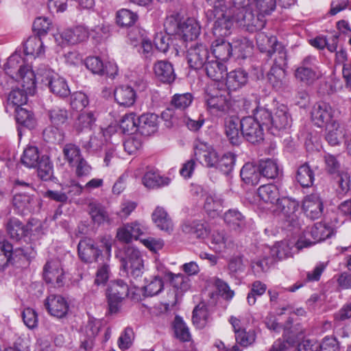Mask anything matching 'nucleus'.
I'll return each instance as SVG.
<instances>
[{
	"label": "nucleus",
	"instance_id": "nucleus-1",
	"mask_svg": "<svg viewBox=\"0 0 351 351\" xmlns=\"http://www.w3.org/2000/svg\"><path fill=\"white\" fill-rule=\"evenodd\" d=\"M220 84L213 83L206 90L205 104L210 114L223 117L228 113L231 106V96L228 91L219 87Z\"/></svg>",
	"mask_w": 351,
	"mask_h": 351
},
{
	"label": "nucleus",
	"instance_id": "nucleus-2",
	"mask_svg": "<svg viewBox=\"0 0 351 351\" xmlns=\"http://www.w3.org/2000/svg\"><path fill=\"white\" fill-rule=\"evenodd\" d=\"M164 25L169 34L174 35L184 42L195 39L200 34V25L193 18L180 21L176 16L171 15L166 19Z\"/></svg>",
	"mask_w": 351,
	"mask_h": 351
},
{
	"label": "nucleus",
	"instance_id": "nucleus-3",
	"mask_svg": "<svg viewBox=\"0 0 351 351\" xmlns=\"http://www.w3.org/2000/svg\"><path fill=\"white\" fill-rule=\"evenodd\" d=\"M215 19L213 28V34L217 37L229 36L234 22H239L236 19L237 13L234 8H228L225 5H216L210 10Z\"/></svg>",
	"mask_w": 351,
	"mask_h": 351
},
{
	"label": "nucleus",
	"instance_id": "nucleus-4",
	"mask_svg": "<svg viewBox=\"0 0 351 351\" xmlns=\"http://www.w3.org/2000/svg\"><path fill=\"white\" fill-rule=\"evenodd\" d=\"M332 234V228L326 223H317L308 228L299 237L295 243V248L299 252L304 248L309 247L315 243L330 237Z\"/></svg>",
	"mask_w": 351,
	"mask_h": 351
},
{
	"label": "nucleus",
	"instance_id": "nucleus-5",
	"mask_svg": "<svg viewBox=\"0 0 351 351\" xmlns=\"http://www.w3.org/2000/svg\"><path fill=\"white\" fill-rule=\"evenodd\" d=\"M237 13L236 19L242 26L254 27L259 29L264 26V23L259 19V16H255L253 13V4L255 0H232Z\"/></svg>",
	"mask_w": 351,
	"mask_h": 351
},
{
	"label": "nucleus",
	"instance_id": "nucleus-6",
	"mask_svg": "<svg viewBox=\"0 0 351 351\" xmlns=\"http://www.w3.org/2000/svg\"><path fill=\"white\" fill-rule=\"evenodd\" d=\"M299 206V202L295 199L284 197L276 205L274 212L287 223V227L300 228V223L296 215Z\"/></svg>",
	"mask_w": 351,
	"mask_h": 351
},
{
	"label": "nucleus",
	"instance_id": "nucleus-7",
	"mask_svg": "<svg viewBox=\"0 0 351 351\" xmlns=\"http://www.w3.org/2000/svg\"><path fill=\"white\" fill-rule=\"evenodd\" d=\"M315 56H307L295 71V78L306 84H312L322 77V73L317 66Z\"/></svg>",
	"mask_w": 351,
	"mask_h": 351
},
{
	"label": "nucleus",
	"instance_id": "nucleus-8",
	"mask_svg": "<svg viewBox=\"0 0 351 351\" xmlns=\"http://www.w3.org/2000/svg\"><path fill=\"white\" fill-rule=\"evenodd\" d=\"M38 75L41 82L48 86L50 91L60 97H65L70 94V90L66 80L56 73L49 69H40Z\"/></svg>",
	"mask_w": 351,
	"mask_h": 351
},
{
	"label": "nucleus",
	"instance_id": "nucleus-9",
	"mask_svg": "<svg viewBox=\"0 0 351 351\" xmlns=\"http://www.w3.org/2000/svg\"><path fill=\"white\" fill-rule=\"evenodd\" d=\"M129 294L128 285L122 280L111 282L106 292L109 313L119 311L122 300Z\"/></svg>",
	"mask_w": 351,
	"mask_h": 351
},
{
	"label": "nucleus",
	"instance_id": "nucleus-10",
	"mask_svg": "<svg viewBox=\"0 0 351 351\" xmlns=\"http://www.w3.org/2000/svg\"><path fill=\"white\" fill-rule=\"evenodd\" d=\"M256 40L257 47L261 52L267 53L269 56L277 52L279 58L282 60L285 59L286 51L285 48L281 43H278L276 37L260 32L256 35Z\"/></svg>",
	"mask_w": 351,
	"mask_h": 351
},
{
	"label": "nucleus",
	"instance_id": "nucleus-11",
	"mask_svg": "<svg viewBox=\"0 0 351 351\" xmlns=\"http://www.w3.org/2000/svg\"><path fill=\"white\" fill-rule=\"evenodd\" d=\"M89 36L88 30L84 26H76L73 29H67L62 32L54 35L58 45L64 47L68 45H75L85 41Z\"/></svg>",
	"mask_w": 351,
	"mask_h": 351
},
{
	"label": "nucleus",
	"instance_id": "nucleus-12",
	"mask_svg": "<svg viewBox=\"0 0 351 351\" xmlns=\"http://www.w3.org/2000/svg\"><path fill=\"white\" fill-rule=\"evenodd\" d=\"M241 131L243 136L251 143H258L263 140V128L252 117L241 119Z\"/></svg>",
	"mask_w": 351,
	"mask_h": 351
},
{
	"label": "nucleus",
	"instance_id": "nucleus-13",
	"mask_svg": "<svg viewBox=\"0 0 351 351\" xmlns=\"http://www.w3.org/2000/svg\"><path fill=\"white\" fill-rule=\"evenodd\" d=\"M125 267L128 274L134 278L141 277L143 273L144 265L140 251L133 247L126 250Z\"/></svg>",
	"mask_w": 351,
	"mask_h": 351
},
{
	"label": "nucleus",
	"instance_id": "nucleus-14",
	"mask_svg": "<svg viewBox=\"0 0 351 351\" xmlns=\"http://www.w3.org/2000/svg\"><path fill=\"white\" fill-rule=\"evenodd\" d=\"M43 276L47 283L53 284L56 287L63 286L65 277L60 261L58 260L48 261L43 269Z\"/></svg>",
	"mask_w": 351,
	"mask_h": 351
},
{
	"label": "nucleus",
	"instance_id": "nucleus-15",
	"mask_svg": "<svg viewBox=\"0 0 351 351\" xmlns=\"http://www.w3.org/2000/svg\"><path fill=\"white\" fill-rule=\"evenodd\" d=\"M188 63L191 68L199 69L209 60V51L207 47L203 44H196L191 46L187 52Z\"/></svg>",
	"mask_w": 351,
	"mask_h": 351
},
{
	"label": "nucleus",
	"instance_id": "nucleus-16",
	"mask_svg": "<svg viewBox=\"0 0 351 351\" xmlns=\"http://www.w3.org/2000/svg\"><path fill=\"white\" fill-rule=\"evenodd\" d=\"M147 230V227L143 223L135 221L128 223L119 228L117 231V237L121 242L129 243L133 239H138Z\"/></svg>",
	"mask_w": 351,
	"mask_h": 351
},
{
	"label": "nucleus",
	"instance_id": "nucleus-17",
	"mask_svg": "<svg viewBox=\"0 0 351 351\" xmlns=\"http://www.w3.org/2000/svg\"><path fill=\"white\" fill-rule=\"evenodd\" d=\"M86 68L93 73L99 75H107L114 78L117 75V66L110 62L104 64L102 60L96 56L88 57L85 60Z\"/></svg>",
	"mask_w": 351,
	"mask_h": 351
},
{
	"label": "nucleus",
	"instance_id": "nucleus-18",
	"mask_svg": "<svg viewBox=\"0 0 351 351\" xmlns=\"http://www.w3.org/2000/svg\"><path fill=\"white\" fill-rule=\"evenodd\" d=\"M44 305L51 315L58 318L64 317L67 314L69 308L64 298L55 294L49 295L45 300Z\"/></svg>",
	"mask_w": 351,
	"mask_h": 351
},
{
	"label": "nucleus",
	"instance_id": "nucleus-19",
	"mask_svg": "<svg viewBox=\"0 0 351 351\" xmlns=\"http://www.w3.org/2000/svg\"><path fill=\"white\" fill-rule=\"evenodd\" d=\"M291 123V119L288 112L287 108L285 106H280L276 109L272 115L271 125L269 128V132L278 135L281 130L289 128Z\"/></svg>",
	"mask_w": 351,
	"mask_h": 351
},
{
	"label": "nucleus",
	"instance_id": "nucleus-20",
	"mask_svg": "<svg viewBox=\"0 0 351 351\" xmlns=\"http://www.w3.org/2000/svg\"><path fill=\"white\" fill-rule=\"evenodd\" d=\"M196 158L208 167H213L218 162V155L211 145L206 143L199 142L195 146Z\"/></svg>",
	"mask_w": 351,
	"mask_h": 351
},
{
	"label": "nucleus",
	"instance_id": "nucleus-21",
	"mask_svg": "<svg viewBox=\"0 0 351 351\" xmlns=\"http://www.w3.org/2000/svg\"><path fill=\"white\" fill-rule=\"evenodd\" d=\"M302 208L306 216L314 220L319 219L322 215L324 205L319 195L311 194L304 197Z\"/></svg>",
	"mask_w": 351,
	"mask_h": 351
},
{
	"label": "nucleus",
	"instance_id": "nucleus-22",
	"mask_svg": "<svg viewBox=\"0 0 351 351\" xmlns=\"http://www.w3.org/2000/svg\"><path fill=\"white\" fill-rule=\"evenodd\" d=\"M153 71L156 78L165 84L173 83L176 78L173 64L167 60H158L153 65Z\"/></svg>",
	"mask_w": 351,
	"mask_h": 351
},
{
	"label": "nucleus",
	"instance_id": "nucleus-23",
	"mask_svg": "<svg viewBox=\"0 0 351 351\" xmlns=\"http://www.w3.org/2000/svg\"><path fill=\"white\" fill-rule=\"evenodd\" d=\"M78 254L80 259L85 263L96 261L101 254V250L89 238L81 240L77 245Z\"/></svg>",
	"mask_w": 351,
	"mask_h": 351
},
{
	"label": "nucleus",
	"instance_id": "nucleus-24",
	"mask_svg": "<svg viewBox=\"0 0 351 351\" xmlns=\"http://www.w3.org/2000/svg\"><path fill=\"white\" fill-rule=\"evenodd\" d=\"M332 110L331 106L324 101L316 103L311 111V119L315 125L322 127L329 123L332 119Z\"/></svg>",
	"mask_w": 351,
	"mask_h": 351
},
{
	"label": "nucleus",
	"instance_id": "nucleus-25",
	"mask_svg": "<svg viewBox=\"0 0 351 351\" xmlns=\"http://www.w3.org/2000/svg\"><path fill=\"white\" fill-rule=\"evenodd\" d=\"M225 132L226 136L232 145H239L243 138L241 131V120L234 116L227 118L225 122Z\"/></svg>",
	"mask_w": 351,
	"mask_h": 351
},
{
	"label": "nucleus",
	"instance_id": "nucleus-26",
	"mask_svg": "<svg viewBox=\"0 0 351 351\" xmlns=\"http://www.w3.org/2000/svg\"><path fill=\"white\" fill-rule=\"evenodd\" d=\"M286 59L282 60V59H275V62L271 66L269 72L267 74V78L269 83L276 90H279L282 88L283 81L285 77V71L283 66L286 64Z\"/></svg>",
	"mask_w": 351,
	"mask_h": 351
},
{
	"label": "nucleus",
	"instance_id": "nucleus-27",
	"mask_svg": "<svg viewBox=\"0 0 351 351\" xmlns=\"http://www.w3.org/2000/svg\"><path fill=\"white\" fill-rule=\"evenodd\" d=\"M159 118L154 113L143 114L138 117V132L144 136H149L158 130Z\"/></svg>",
	"mask_w": 351,
	"mask_h": 351
},
{
	"label": "nucleus",
	"instance_id": "nucleus-28",
	"mask_svg": "<svg viewBox=\"0 0 351 351\" xmlns=\"http://www.w3.org/2000/svg\"><path fill=\"white\" fill-rule=\"evenodd\" d=\"M293 246L288 241L278 242L272 247H267L265 253L269 255L273 263L291 256Z\"/></svg>",
	"mask_w": 351,
	"mask_h": 351
},
{
	"label": "nucleus",
	"instance_id": "nucleus-29",
	"mask_svg": "<svg viewBox=\"0 0 351 351\" xmlns=\"http://www.w3.org/2000/svg\"><path fill=\"white\" fill-rule=\"evenodd\" d=\"M114 99L120 106L130 107L136 100L134 90L128 86H120L114 92Z\"/></svg>",
	"mask_w": 351,
	"mask_h": 351
},
{
	"label": "nucleus",
	"instance_id": "nucleus-30",
	"mask_svg": "<svg viewBox=\"0 0 351 351\" xmlns=\"http://www.w3.org/2000/svg\"><path fill=\"white\" fill-rule=\"evenodd\" d=\"M152 219L156 226L161 230L167 232L173 231L172 221L163 207L157 206L152 213Z\"/></svg>",
	"mask_w": 351,
	"mask_h": 351
},
{
	"label": "nucleus",
	"instance_id": "nucleus-31",
	"mask_svg": "<svg viewBox=\"0 0 351 351\" xmlns=\"http://www.w3.org/2000/svg\"><path fill=\"white\" fill-rule=\"evenodd\" d=\"M210 247L217 253H223L232 248L233 243L223 231H216L211 236Z\"/></svg>",
	"mask_w": 351,
	"mask_h": 351
},
{
	"label": "nucleus",
	"instance_id": "nucleus-32",
	"mask_svg": "<svg viewBox=\"0 0 351 351\" xmlns=\"http://www.w3.org/2000/svg\"><path fill=\"white\" fill-rule=\"evenodd\" d=\"M204 67L208 77L215 82H220L227 73L225 64L215 59L208 60Z\"/></svg>",
	"mask_w": 351,
	"mask_h": 351
},
{
	"label": "nucleus",
	"instance_id": "nucleus-33",
	"mask_svg": "<svg viewBox=\"0 0 351 351\" xmlns=\"http://www.w3.org/2000/svg\"><path fill=\"white\" fill-rule=\"evenodd\" d=\"M223 219L227 226L234 230L241 232L245 228V217L237 209L228 210L225 213Z\"/></svg>",
	"mask_w": 351,
	"mask_h": 351
},
{
	"label": "nucleus",
	"instance_id": "nucleus-34",
	"mask_svg": "<svg viewBox=\"0 0 351 351\" xmlns=\"http://www.w3.org/2000/svg\"><path fill=\"white\" fill-rule=\"evenodd\" d=\"M97 120V115L93 111H84L79 114L74 122V128L77 132L90 130Z\"/></svg>",
	"mask_w": 351,
	"mask_h": 351
},
{
	"label": "nucleus",
	"instance_id": "nucleus-35",
	"mask_svg": "<svg viewBox=\"0 0 351 351\" xmlns=\"http://www.w3.org/2000/svg\"><path fill=\"white\" fill-rule=\"evenodd\" d=\"M344 137V130L336 121H331L326 125V140L332 146L341 143Z\"/></svg>",
	"mask_w": 351,
	"mask_h": 351
},
{
	"label": "nucleus",
	"instance_id": "nucleus-36",
	"mask_svg": "<svg viewBox=\"0 0 351 351\" xmlns=\"http://www.w3.org/2000/svg\"><path fill=\"white\" fill-rule=\"evenodd\" d=\"M232 53L238 58H245L252 53V44L244 37H237L230 43Z\"/></svg>",
	"mask_w": 351,
	"mask_h": 351
},
{
	"label": "nucleus",
	"instance_id": "nucleus-37",
	"mask_svg": "<svg viewBox=\"0 0 351 351\" xmlns=\"http://www.w3.org/2000/svg\"><path fill=\"white\" fill-rule=\"evenodd\" d=\"M6 229L10 237L14 241H20L29 233L27 226L16 218H12L8 221Z\"/></svg>",
	"mask_w": 351,
	"mask_h": 351
},
{
	"label": "nucleus",
	"instance_id": "nucleus-38",
	"mask_svg": "<svg viewBox=\"0 0 351 351\" xmlns=\"http://www.w3.org/2000/svg\"><path fill=\"white\" fill-rule=\"evenodd\" d=\"M212 52L214 56L213 59L221 61L228 60L232 55L230 43L226 42L223 39L215 40L212 44Z\"/></svg>",
	"mask_w": 351,
	"mask_h": 351
},
{
	"label": "nucleus",
	"instance_id": "nucleus-39",
	"mask_svg": "<svg viewBox=\"0 0 351 351\" xmlns=\"http://www.w3.org/2000/svg\"><path fill=\"white\" fill-rule=\"evenodd\" d=\"M226 86L229 90H235L244 86L247 81V73L241 69L226 73Z\"/></svg>",
	"mask_w": 351,
	"mask_h": 351
},
{
	"label": "nucleus",
	"instance_id": "nucleus-40",
	"mask_svg": "<svg viewBox=\"0 0 351 351\" xmlns=\"http://www.w3.org/2000/svg\"><path fill=\"white\" fill-rule=\"evenodd\" d=\"M19 76L23 88H25L27 93L32 95L36 88V75L28 66L21 68L19 70Z\"/></svg>",
	"mask_w": 351,
	"mask_h": 351
},
{
	"label": "nucleus",
	"instance_id": "nucleus-41",
	"mask_svg": "<svg viewBox=\"0 0 351 351\" xmlns=\"http://www.w3.org/2000/svg\"><path fill=\"white\" fill-rule=\"evenodd\" d=\"M210 320V313L204 304H199L194 308L192 321L197 328H204Z\"/></svg>",
	"mask_w": 351,
	"mask_h": 351
},
{
	"label": "nucleus",
	"instance_id": "nucleus-42",
	"mask_svg": "<svg viewBox=\"0 0 351 351\" xmlns=\"http://www.w3.org/2000/svg\"><path fill=\"white\" fill-rule=\"evenodd\" d=\"M261 199L267 203L275 204L280 201L278 188L274 184H265L261 186L258 190Z\"/></svg>",
	"mask_w": 351,
	"mask_h": 351
},
{
	"label": "nucleus",
	"instance_id": "nucleus-43",
	"mask_svg": "<svg viewBox=\"0 0 351 351\" xmlns=\"http://www.w3.org/2000/svg\"><path fill=\"white\" fill-rule=\"evenodd\" d=\"M193 100L192 94L185 93L182 94H175L171 100V106L176 111L181 112L180 116L185 114L184 111L191 106Z\"/></svg>",
	"mask_w": 351,
	"mask_h": 351
},
{
	"label": "nucleus",
	"instance_id": "nucleus-44",
	"mask_svg": "<svg viewBox=\"0 0 351 351\" xmlns=\"http://www.w3.org/2000/svg\"><path fill=\"white\" fill-rule=\"evenodd\" d=\"M111 130V128H108L104 130H101L99 132L91 136L89 141L84 142L82 146L88 151H97L107 140L106 136L110 133Z\"/></svg>",
	"mask_w": 351,
	"mask_h": 351
},
{
	"label": "nucleus",
	"instance_id": "nucleus-45",
	"mask_svg": "<svg viewBox=\"0 0 351 351\" xmlns=\"http://www.w3.org/2000/svg\"><path fill=\"white\" fill-rule=\"evenodd\" d=\"M24 51L26 55H31L34 58L43 55L45 49L40 37L37 36L29 37L25 43Z\"/></svg>",
	"mask_w": 351,
	"mask_h": 351
},
{
	"label": "nucleus",
	"instance_id": "nucleus-46",
	"mask_svg": "<svg viewBox=\"0 0 351 351\" xmlns=\"http://www.w3.org/2000/svg\"><path fill=\"white\" fill-rule=\"evenodd\" d=\"M164 289L162 280L159 277H150L145 279L143 287V297H152L159 294Z\"/></svg>",
	"mask_w": 351,
	"mask_h": 351
},
{
	"label": "nucleus",
	"instance_id": "nucleus-47",
	"mask_svg": "<svg viewBox=\"0 0 351 351\" xmlns=\"http://www.w3.org/2000/svg\"><path fill=\"white\" fill-rule=\"evenodd\" d=\"M40 158L38 147L28 145L23 151L21 162L28 168H35Z\"/></svg>",
	"mask_w": 351,
	"mask_h": 351
},
{
	"label": "nucleus",
	"instance_id": "nucleus-48",
	"mask_svg": "<svg viewBox=\"0 0 351 351\" xmlns=\"http://www.w3.org/2000/svg\"><path fill=\"white\" fill-rule=\"evenodd\" d=\"M16 120L18 124L29 130L34 129L36 125V121L32 112L23 108H18L16 110Z\"/></svg>",
	"mask_w": 351,
	"mask_h": 351
},
{
	"label": "nucleus",
	"instance_id": "nucleus-49",
	"mask_svg": "<svg viewBox=\"0 0 351 351\" xmlns=\"http://www.w3.org/2000/svg\"><path fill=\"white\" fill-rule=\"evenodd\" d=\"M182 228L184 232L195 238H204L208 234L204 225L199 221L186 222Z\"/></svg>",
	"mask_w": 351,
	"mask_h": 351
},
{
	"label": "nucleus",
	"instance_id": "nucleus-50",
	"mask_svg": "<svg viewBox=\"0 0 351 351\" xmlns=\"http://www.w3.org/2000/svg\"><path fill=\"white\" fill-rule=\"evenodd\" d=\"M172 328L176 338L182 341H189L190 340L191 335L189 328L181 317L178 315L175 317L172 323Z\"/></svg>",
	"mask_w": 351,
	"mask_h": 351
},
{
	"label": "nucleus",
	"instance_id": "nucleus-51",
	"mask_svg": "<svg viewBox=\"0 0 351 351\" xmlns=\"http://www.w3.org/2000/svg\"><path fill=\"white\" fill-rule=\"evenodd\" d=\"M138 117L134 113L125 114L120 121V128L123 133L132 134L138 131Z\"/></svg>",
	"mask_w": 351,
	"mask_h": 351
},
{
	"label": "nucleus",
	"instance_id": "nucleus-52",
	"mask_svg": "<svg viewBox=\"0 0 351 351\" xmlns=\"http://www.w3.org/2000/svg\"><path fill=\"white\" fill-rule=\"evenodd\" d=\"M222 207V200L221 198L217 197L215 195H208L206 196L204 209L208 215L212 217L219 215V212Z\"/></svg>",
	"mask_w": 351,
	"mask_h": 351
},
{
	"label": "nucleus",
	"instance_id": "nucleus-53",
	"mask_svg": "<svg viewBox=\"0 0 351 351\" xmlns=\"http://www.w3.org/2000/svg\"><path fill=\"white\" fill-rule=\"evenodd\" d=\"M138 19V15L128 9H121L117 13V23L121 27L133 25Z\"/></svg>",
	"mask_w": 351,
	"mask_h": 351
},
{
	"label": "nucleus",
	"instance_id": "nucleus-54",
	"mask_svg": "<svg viewBox=\"0 0 351 351\" xmlns=\"http://www.w3.org/2000/svg\"><path fill=\"white\" fill-rule=\"evenodd\" d=\"M143 184L148 189H157L169 185L171 180L169 177H138Z\"/></svg>",
	"mask_w": 351,
	"mask_h": 351
},
{
	"label": "nucleus",
	"instance_id": "nucleus-55",
	"mask_svg": "<svg viewBox=\"0 0 351 351\" xmlns=\"http://www.w3.org/2000/svg\"><path fill=\"white\" fill-rule=\"evenodd\" d=\"M31 201L32 198L29 195L25 193H16L13 197L12 203L18 213L23 215L25 211L29 210Z\"/></svg>",
	"mask_w": 351,
	"mask_h": 351
},
{
	"label": "nucleus",
	"instance_id": "nucleus-56",
	"mask_svg": "<svg viewBox=\"0 0 351 351\" xmlns=\"http://www.w3.org/2000/svg\"><path fill=\"white\" fill-rule=\"evenodd\" d=\"M49 117L52 125L59 127L66 122L69 113L66 109L56 107L49 111Z\"/></svg>",
	"mask_w": 351,
	"mask_h": 351
},
{
	"label": "nucleus",
	"instance_id": "nucleus-57",
	"mask_svg": "<svg viewBox=\"0 0 351 351\" xmlns=\"http://www.w3.org/2000/svg\"><path fill=\"white\" fill-rule=\"evenodd\" d=\"M326 171L330 174H337V176H343L349 174L348 171H345L337 158L330 154L325 156Z\"/></svg>",
	"mask_w": 351,
	"mask_h": 351
},
{
	"label": "nucleus",
	"instance_id": "nucleus-58",
	"mask_svg": "<svg viewBox=\"0 0 351 351\" xmlns=\"http://www.w3.org/2000/svg\"><path fill=\"white\" fill-rule=\"evenodd\" d=\"M168 280L175 289L181 291H186L190 287L189 277L182 274H169Z\"/></svg>",
	"mask_w": 351,
	"mask_h": 351
},
{
	"label": "nucleus",
	"instance_id": "nucleus-59",
	"mask_svg": "<svg viewBox=\"0 0 351 351\" xmlns=\"http://www.w3.org/2000/svg\"><path fill=\"white\" fill-rule=\"evenodd\" d=\"M12 245L6 240L0 241V269H3L11 261Z\"/></svg>",
	"mask_w": 351,
	"mask_h": 351
},
{
	"label": "nucleus",
	"instance_id": "nucleus-60",
	"mask_svg": "<svg viewBox=\"0 0 351 351\" xmlns=\"http://www.w3.org/2000/svg\"><path fill=\"white\" fill-rule=\"evenodd\" d=\"M272 114L268 109L264 107H258L254 112V118L256 121L259 122L261 126L265 127L269 131V128L271 125Z\"/></svg>",
	"mask_w": 351,
	"mask_h": 351
},
{
	"label": "nucleus",
	"instance_id": "nucleus-61",
	"mask_svg": "<svg viewBox=\"0 0 351 351\" xmlns=\"http://www.w3.org/2000/svg\"><path fill=\"white\" fill-rule=\"evenodd\" d=\"M280 173L282 171L275 161L267 160L259 163V176H278Z\"/></svg>",
	"mask_w": 351,
	"mask_h": 351
},
{
	"label": "nucleus",
	"instance_id": "nucleus-62",
	"mask_svg": "<svg viewBox=\"0 0 351 351\" xmlns=\"http://www.w3.org/2000/svg\"><path fill=\"white\" fill-rule=\"evenodd\" d=\"M267 290V286L263 282L256 280L251 285L250 292L247 294V300L250 305H254L256 301V297L263 295Z\"/></svg>",
	"mask_w": 351,
	"mask_h": 351
},
{
	"label": "nucleus",
	"instance_id": "nucleus-63",
	"mask_svg": "<svg viewBox=\"0 0 351 351\" xmlns=\"http://www.w3.org/2000/svg\"><path fill=\"white\" fill-rule=\"evenodd\" d=\"M272 263H274L269 255L266 254L263 259H256L252 262V269L256 276L261 277L268 269L269 265Z\"/></svg>",
	"mask_w": 351,
	"mask_h": 351
},
{
	"label": "nucleus",
	"instance_id": "nucleus-64",
	"mask_svg": "<svg viewBox=\"0 0 351 351\" xmlns=\"http://www.w3.org/2000/svg\"><path fill=\"white\" fill-rule=\"evenodd\" d=\"M25 88L13 89L8 95V102L18 108L25 104L27 101V95Z\"/></svg>",
	"mask_w": 351,
	"mask_h": 351
}]
</instances>
